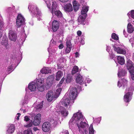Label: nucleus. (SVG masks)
<instances>
[{"label": "nucleus", "mask_w": 134, "mask_h": 134, "mask_svg": "<svg viewBox=\"0 0 134 134\" xmlns=\"http://www.w3.org/2000/svg\"><path fill=\"white\" fill-rule=\"evenodd\" d=\"M59 113L61 114L62 117L65 118L69 114L68 111L63 107H60L59 109L58 110Z\"/></svg>", "instance_id": "9d476101"}, {"label": "nucleus", "mask_w": 134, "mask_h": 134, "mask_svg": "<svg viewBox=\"0 0 134 134\" xmlns=\"http://www.w3.org/2000/svg\"><path fill=\"white\" fill-rule=\"evenodd\" d=\"M85 117L79 110L78 112L74 114L72 118L69 122V128L72 129L75 125L78 128L79 131L81 134H88V131L87 129L88 127V125L84 121Z\"/></svg>", "instance_id": "f257e3e1"}, {"label": "nucleus", "mask_w": 134, "mask_h": 134, "mask_svg": "<svg viewBox=\"0 0 134 134\" xmlns=\"http://www.w3.org/2000/svg\"><path fill=\"white\" fill-rule=\"evenodd\" d=\"M66 62V60L65 58L63 57H61L57 61V65L58 67H62V65H63V63Z\"/></svg>", "instance_id": "cd10ccee"}, {"label": "nucleus", "mask_w": 134, "mask_h": 134, "mask_svg": "<svg viewBox=\"0 0 134 134\" xmlns=\"http://www.w3.org/2000/svg\"><path fill=\"white\" fill-rule=\"evenodd\" d=\"M93 123L97 124L99 123L101 120V117L98 118L94 119V118L93 117Z\"/></svg>", "instance_id": "a19ab883"}, {"label": "nucleus", "mask_w": 134, "mask_h": 134, "mask_svg": "<svg viewBox=\"0 0 134 134\" xmlns=\"http://www.w3.org/2000/svg\"><path fill=\"white\" fill-rule=\"evenodd\" d=\"M9 38L11 40L15 41L17 38L16 33L12 30H10L9 33Z\"/></svg>", "instance_id": "f8f14e48"}, {"label": "nucleus", "mask_w": 134, "mask_h": 134, "mask_svg": "<svg viewBox=\"0 0 134 134\" xmlns=\"http://www.w3.org/2000/svg\"><path fill=\"white\" fill-rule=\"evenodd\" d=\"M28 9L32 17H34L36 16L40 17L41 16V11L36 5L30 3L28 5Z\"/></svg>", "instance_id": "20e7f679"}, {"label": "nucleus", "mask_w": 134, "mask_h": 134, "mask_svg": "<svg viewBox=\"0 0 134 134\" xmlns=\"http://www.w3.org/2000/svg\"><path fill=\"white\" fill-rule=\"evenodd\" d=\"M44 79L42 77L40 79H37L36 81V83L37 86L44 85Z\"/></svg>", "instance_id": "a878e982"}, {"label": "nucleus", "mask_w": 134, "mask_h": 134, "mask_svg": "<svg viewBox=\"0 0 134 134\" xmlns=\"http://www.w3.org/2000/svg\"><path fill=\"white\" fill-rule=\"evenodd\" d=\"M55 43V42H54L52 40L51 41L49 47L48 49V51L49 53H50L51 51H52L54 47L55 46L54 44Z\"/></svg>", "instance_id": "72a5a7b5"}, {"label": "nucleus", "mask_w": 134, "mask_h": 134, "mask_svg": "<svg viewBox=\"0 0 134 134\" xmlns=\"http://www.w3.org/2000/svg\"><path fill=\"white\" fill-rule=\"evenodd\" d=\"M117 62L121 65H123L125 63V61L124 57L120 56H117Z\"/></svg>", "instance_id": "c85d7f7f"}, {"label": "nucleus", "mask_w": 134, "mask_h": 134, "mask_svg": "<svg viewBox=\"0 0 134 134\" xmlns=\"http://www.w3.org/2000/svg\"><path fill=\"white\" fill-rule=\"evenodd\" d=\"M77 89L79 90V91H80L82 89L81 87L80 86H78L77 87Z\"/></svg>", "instance_id": "774afa93"}, {"label": "nucleus", "mask_w": 134, "mask_h": 134, "mask_svg": "<svg viewBox=\"0 0 134 134\" xmlns=\"http://www.w3.org/2000/svg\"><path fill=\"white\" fill-rule=\"evenodd\" d=\"M28 100L29 99L28 98V96H27V94H26L25 97L24 99L23 103V104H24L25 103H27L28 102Z\"/></svg>", "instance_id": "3c124183"}, {"label": "nucleus", "mask_w": 134, "mask_h": 134, "mask_svg": "<svg viewBox=\"0 0 134 134\" xmlns=\"http://www.w3.org/2000/svg\"><path fill=\"white\" fill-rule=\"evenodd\" d=\"M75 56L76 58L79 57L80 55L77 52H76V53H75Z\"/></svg>", "instance_id": "e2e57ef3"}, {"label": "nucleus", "mask_w": 134, "mask_h": 134, "mask_svg": "<svg viewBox=\"0 0 134 134\" xmlns=\"http://www.w3.org/2000/svg\"><path fill=\"white\" fill-rule=\"evenodd\" d=\"M64 46L62 44H60L59 46V49H62L63 47Z\"/></svg>", "instance_id": "0e129e2a"}, {"label": "nucleus", "mask_w": 134, "mask_h": 134, "mask_svg": "<svg viewBox=\"0 0 134 134\" xmlns=\"http://www.w3.org/2000/svg\"><path fill=\"white\" fill-rule=\"evenodd\" d=\"M43 102V101H42L41 102L37 104V105L35 107V108L36 109L40 110L42 108Z\"/></svg>", "instance_id": "ea45409f"}, {"label": "nucleus", "mask_w": 134, "mask_h": 134, "mask_svg": "<svg viewBox=\"0 0 134 134\" xmlns=\"http://www.w3.org/2000/svg\"><path fill=\"white\" fill-rule=\"evenodd\" d=\"M8 38L6 37H3L1 42V44L2 45L4 46L6 49L8 47Z\"/></svg>", "instance_id": "393cba45"}, {"label": "nucleus", "mask_w": 134, "mask_h": 134, "mask_svg": "<svg viewBox=\"0 0 134 134\" xmlns=\"http://www.w3.org/2000/svg\"><path fill=\"white\" fill-rule=\"evenodd\" d=\"M44 0L47 7L53 16L55 15L58 18L62 17V14L61 12L59 10H57V5L55 0H52L51 2L49 0Z\"/></svg>", "instance_id": "7ed1b4c3"}, {"label": "nucleus", "mask_w": 134, "mask_h": 134, "mask_svg": "<svg viewBox=\"0 0 134 134\" xmlns=\"http://www.w3.org/2000/svg\"><path fill=\"white\" fill-rule=\"evenodd\" d=\"M37 85L35 81L30 82L28 85V87L29 90L31 91H35L36 89Z\"/></svg>", "instance_id": "6ab92c4d"}, {"label": "nucleus", "mask_w": 134, "mask_h": 134, "mask_svg": "<svg viewBox=\"0 0 134 134\" xmlns=\"http://www.w3.org/2000/svg\"><path fill=\"white\" fill-rule=\"evenodd\" d=\"M127 81L126 79H122L118 82V86L119 87L122 86L123 88H124L127 86Z\"/></svg>", "instance_id": "2eb2a0df"}, {"label": "nucleus", "mask_w": 134, "mask_h": 134, "mask_svg": "<svg viewBox=\"0 0 134 134\" xmlns=\"http://www.w3.org/2000/svg\"><path fill=\"white\" fill-rule=\"evenodd\" d=\"M12 60L11 62L10 63V65L8 67L7 71L8 74H9L12 72L16 67L13 66V64L12 62Z\"/></svg>", "instance_id": "f704fd0d"}, {"label": "nucleus", "mask_w": 134, "mask_h": 134, "mask_svg": "<svg viewBox=\"0 0 134 134\" xmlns=\"http://www.w3.org/2000/svg\"><path fill=\"white\" fill-rule=\"evenodd\" d=\"M110 57L111 59H113L115 57V55L112 53H109Z\"/></svg>", "instance_id": "bf43d9fd"}, {"label": "nucleus", "mask_w": 134, "mask_h": 134, "mask_svg": "<svg viewBox=\"0 0 134 134\" xmlns=\"http://www.w3.org/2000/svg\"><path fill=\"white\" fill-rule=\"evenodd\" d=\"M72 76L70 74H68L65 80V82L67 83H70L72 80Z\"/></svg>", "instance_id": "4c0bfd02"}, {"label": "nucleus", "mask_w": 134, "mask_h": 134, "mask_svg": "<svg viewBox=\"0 0 134 134\" xmlns=\"http://www.w3.org/2000/svg\"><path fill=\"white\" fill-rule=\"evenodd\" d=\"M46 98L47 100L49 102L52 101L54 98L53 93L52 91H49L46 95Z\"/></svg>", "instance_id": "412c9836"}, {"label": "nucleus", "mask_w": 134, "mask_h": 134, "mask_svg": "<svg viewBox=\"0 0 134 134\" xmlns=\"http://www.w3.org/2000/svg\"><path fill=\"white\" fill-rule=\"evenodd\" d=\"M60 134H69V132L67 130H63L62 132L60 133Z\"/></svg>", "instance_id": "4d7b16f0"}, {"label": "nucleus", "mask_w": 134, "mask_h": 134, "mask_svg": "<svg viewBox=\"0 0 134 134\" xmlns=\"http://www.w3.org/2000/svg\"><path fill=\"white\" fill-rule=\"evenodd\" d=\"M51 123L49 122L46 121L43 123L42 126V130L44 132H48L51 130Z\"/></svg>", "instance_id": "1a4fd4ad"}, {"label": "nucleus", "mask_w": 134, "mask_h": 134, "mask_svg": "<svg viewBox=\"0 0 134 134\" xmlns=\"http://www.w3.org/2000/svg\"><path fill=\"white\" fill-rule=\"evenodd\" d=\"M84 36L82 35V36H81V38L79 39V41H80V43L82 45H83L85 43L84 40Z\"/></svg>", "instance_id": "09e8293b"}, {"label": "nucleus", "mask_w": 134, "mask_h": 134, "mask_svg": "<svg viewBox=\"0 0 134 134\" xmlns=\"http://www.w3.org/2000/svg\"><path fill=\"white\" fill-rule=\"evenodd\" d=\"M89 134H94V130L92 124H91L89 128Z\"/></svg>", "instance_id": "79ce46f5"}, {"label": "nucleus", "mask_w": 134, "mask_h": 134, "mask_svg": "<svg viewBox=\"0 0 134 134\" xmlns=\"http://www.w3.org/2000/svg\"><path fill=\"white\" fill-rule=\"evenodd\" d=\"M79 71V68L77 66H75L73 67L71 72L72 74L74 75Z\"/></svg>", "instance_id": "58836bf2"}, {"label": "nucleus", "mask_w": 134, "mask_h": 134, "mask_svg": "<svg viewBox=\"0 0 134 134\" xmlns=\"http://www.w3.org/2000/svg\"><path fill=\"white\" fill-rule=\"evenodd\" d=\"M123 34L125 36V37H127V35L126 33V32L125 31V30H123Z\"/></svg>", "instance_id": "69168bd1"}, {"label": "nucleus", "mask_w": 134, "mask_h": 134, "mask_svg": "<svg viewBox=\"0 0 134 134\" xmlns=\"http://www.w3.org/2000/svg\"><path fill=\"white\" fill-rule=\"evenodd\" d=\"M127 15L129 18V19L127 20L129 22L130 21L132 23L134 22V10L129 12L127 13Z\"/></svg>", "instance_id": "a211bd4d"}, {"label": "nucleus", "mask_w": 134, "mask_h": 134, "mask_svg": "<svg viewBox=\"0 0 134 134\" xmlns=\"http://www.w3.org/2000/svg\"><path fill=\"white\" fill-rule=\"evenodd\" d=\"M6 11L9 15H14L16 12L15 6L12 5L11 7H7L6 8Z\"/></svg>", "instance_id": "ddd939ff"}, {"label": "nucleus", "mask_w": 134, "mask_h": 134, "mask_svg": "<svg viewBox=\"0 0 134 134\" xmlns=\"http://www.w3.org/2000/svg\"><path fill=\"white\" fill-rule=\"evenodd\" d=\"M65 11L67 12H69L72 11L73 8L72 5L70 3L66 5L64 7Z\"/></svg>", "instance_id": "b1692460"}, {"label": "nucleus", "mask_w": 134, "mask_h": 134, "mask_svg": "<svg viewBox=\"0 0 134 134\" xmlns=\"http://www.w3.org/2000/svg\"><path fill=\"white\" fill-rule=\"evenodd\" d=\"M51 69L48 67H44L40 70V72L42 74H46L51 72Z\"/></svg>", "instance_id": "bb28decb"}, {"label": "nucleus", "mask_w": 134, "mask_h": 134, "mask_svg": "<svg viewBox=\"0 0 134 134\" xmlns=\"http://www.w3.org/2000/svg\"><path fill=\"white\" fill-rule=\"evenodd\" d=\"M52 125L54 127H55L58 124L59 121V118L58 116L55 115L52 117L50 120Z\"/></svg>", "instance_id": "9b49d317"}, {"label": "nucleus", "mask_w": 134, "mask_h": 134, "mask_svg": "<svg viewBox=\"0 0 134 134\" xmlns=\"http://www.w3.org/2000/svg\"><path fill=\"white\" fill-rule=\"evenodd\" d=\"M82 34V32L81 31H78L77 32V34L78 36V39L81 38V35Z\"/></svg>", "instance_id": "5fc2aeb1"}, {"label": "nucleus", "mask_w": 134, "mask_h": 134, "mask_svg": "<svg viewBox=\"0 0 134 134\" xmlns=\"http://www.w3.org/2000/svg\"><path fill=\"white\" fill-rule=\"evenodd\" d=\"M72 48L70 47H66L65 49V52L66 54L69 53L71 51Z\"/></svg>", "instance_id": "8fccbe9b"}, {"label": "nucleus", "mask_w": 134, "mask_h": 134, "mask_svg": "<svg viewBox=\"0 0 134 134\" xmlns=\"http://www.w3.org/2000/svg\"><path fill=\"white\" fill-rule=\"evenodd\" d=\"M54 74H52L49 76L47 79V82L50 83H52L54 80Z\"/></svg>", "instance_id": "e433bc0d"}, {"label": "nucleus", "mask_w": 134, "mask_h": 134, "mask_svg": "<svg viewBox=\"0 0 134 134\" xmlns=\"http://www.w3.org/2000/svg\"><path fill=\"white\" fill-rule=\"evenodd\" d=\"M66 47L72 48V45L71 41L68 39L66 40Z\"/></svg>", "instance_id": "a18cd8bd"}, {"label": "nucleus", "mask_w": 134, "mask_h": 134, "mask_svg": "<svg viewBox=\"0 0 134 134\" xmlns=\"http://www.w3.org/2000/svg\"><path fill=\"white\" fill-rule=\"evenodd\" d=\"M86 17V15H81L78 17V24H82L83 25H85L86 23V21L85 19Z\"/></svg>", "instance_id": "f3484780"}, {"label": "nucleus", "mask_w": 134, "mask_h": 134, "mask_svg": "<svg viewBox=\"0 0 134 134\" xmlns=\"http://www.w3.org/2000/svg\"><path fill=\"white\" fill-rule=\"evenodd\" d=\"M113 47L114 51L118 53L125 54L126 53V49L123 48H121L119 46L115 43H114L113 45Z\"/></svg>", "instance_id": "6e6552de"}, {"label": "nucleus", "mask_w": 134, "mask_h": 134, "mask_svg": "<svg viewBox=\"0 0 134 134\" xmlns=\"http://www.w3.org/2000/svg\"><path fill=\"white\" fill-rule=\"evenodd\" d=\"M86 79L87 80V81L88 83H90L91 81V80H90L89 78H86Z\"/></svg>", "instance_id": "338daca9"}, {"label": "nucleus", "mask_w": 134, "mask_h": 134, "mask_svg": "<svg viewBox=\"0 0 134 134\" xmlns=\"http://www.w3.org/2000/svg\"><path fill=\"white\" fill-rule=\"evenodd\" d=\"M3 27V23L2 21L0 22V30H1Z\"/></svg>", "instance_id": "680f3d73"}, {"label": "nucleus", "mask_w": 134, "mask_h": 134, "mask_svg": "<svg viewBox=\"0 0 134 134\" xmlns=\"http://www.w3.org/2000/svg\"><path fill=\"white\" fill-rule=\"evenodd\" d=\"M77 94L76 88L70 87L68 92L66 94L61 100L63 105L66 107L68 109H69L70 106L74 103L73 100L76 97Z\"/></svg>", "instance_id": "f03ea898"}, {"label": "nucleus", "mask_w": 134, "mask_h": 134, "mask_svg": "<svg viewBox=\"0 0 134 134\" xmlns=\"http://www.w3.org/2000/svg\"><path fill=\"white\" fill-rule=\"evenodd\" d=\"M59 26V23L57 20H54L53 22L52 30L53 32H55L58 30ZM49 31H52V29L48 28Z\"/></svg>", "instance_id": "4468645a"}, {"label": "nucleus", "mask_w": 134, "mask_h": 134, "mask_svg": "<svg viewBox=\"0 0 134 134\" xmlns=\"http://www.w3.org/2000/svg\"><path fill=\"white\" fill-rule=\"evenodd\" d=\"M64 31L63 30H62L59 33V34L60 35L63 36V34L64 32Z\"/></svg>", "instance_id": "052dcab7"}, {"label": "nucleus", "mask_w": 134, "mask_h": 134, "mask_svg": "<svg viewBox=\"0 0 134 134\" xmlns=\"http://www.w3.org/2000/svg\"><path fill=\"white\" fill-rule=\"evenodd\" d=\"M24 120L26 121H29V123L24 126L26 127H31L32 125V120H30L28 116H25L24 118Z\"/></svg>", "instance_id": "7c9ffc66"}, {"label": "nucleus", "mask_w": 134, "mask_h": 134, "mask_svg": "<svg viewBox=\"0 0 134 134\" xmlns=\"http://www.w3.org/2000/svg\"><path fill=\"white\" fill-rule=\"evenodd\" d=\"M63 75V72L60 71H58L56 75V80L59 81L62 77Z\"/></svg>", "instance_id": "c9c22d12"}, {"label": "nucleus", "mask_w": 134, "mask_h": 134, "mask_svg": "<svg viewBox=\"0 0 134 134\" xmlns=\"http://www.w3.org/2000/svg\"><path fill=\"white\" fill-rule=\"evenodd\" d=\"M64 80V78H62V79H61V80L60 81L58 85V87L60 86V85L63 83Z\"/></svg>", "instance_id": "6e6d98bb"}, {"label": "nucleus", "mask_w": 134, "mask_h": 134, "mask_svg": "<svg viewBox=\"0 0 134 134\" xmlns=\"http://www.w3.org/2000/svg\"><path fill=\"white\" fill-rule=\"evenodd\" d=\"M126 65L127 68L131 74L132 80H134V64L130 59H127Z\"/></svg>", "instance_id": "39448f33"}, {"label": "nucleus", "mask_w": 134, "mask_h": 134, "mask_svg": "<svg viewBox=\"0 0 134 134\" xmlns=\"http://www.w3.org/2000/svg\"><path fill=\"white\" fill-rule=\"evenodd\" d=\"M89 7L88 6H83L82 8V10L81 11V15H84L85 14L86 15V16H87V13L88 11Z\"/></svg>", "instance_id": "2f4dec72"}, {"label": "nucleus", "mask_w": 134, "mask_h": 134, "mask_svg": "<svg viewBox=\"0 0 134 134\" xmlns=\"http://www.w3.org/2000/svg\"><path fill=\"white\" fill-rule=\"evenodd\" d=\"M134 30V27L130 22L127 26V31L129 33L131 34L133 32Z\"/></svg>", "instance_id": "c756f323"}, {"label": "nucleus", "mask_w": 134, "mask_h": 134, "mask_svg": "<svg viewBox=\"0 0 134 134\" xmlns=\"http://www.w3.org/2000/svg\"><path fill=\"white\" fill-rule=\"evenodd\" d=\"M127 71L126 70L124 69H122L121 68L119 67L118 72V76L119 77H121L124 76L126 75Z\"/></svg>", "instance_id": "4be33fe9"}, {"label": "nucleus", "mask_w": 134, "mask_h": 134, "mask_svg": "<svg viewBox=\"0 0 134 134\" xmlns=\"http://www.w3.org/2000/svg\"><path fill=\"white\" fill-rule=\"evenodd\" d=\"M53 59L51 57H49L47 62V63L48 64H50L53 61Z\"/></svg>", "instance_id": "864d4df0"}, {"label": "nucleus", "mask_w": 134, "mask_h": 134, "mask_svg": "<svg viewBox=\"0 0 134 134\" xmlns=\"http://www.w3.org/2000/svg\"><path fill=\"white\" fill-rule=\"evenodd\" d=\"M61 91L62 89L61 88H58L56 90V91L55 92V95L54 96L55 98H57L59 96Z\"/></svg>", "instance_id": "37998d69"}, {"label": "nucleus", "mask_w": 134, "mask_h": 134, "mask_svg": "<svg viewBox=\"0 0 134 134\" xmlns=\"http://www.w3.org/2000/svg\"><path fill=\"white\" fill-rule=\"evenodd\" d=\"M133 90V88L132 87L126 89L125 93L124 96V99L125 102H128L131 100L132 94V91Z\"/></svg>", "instance_id": "423d86ee"}, {"label": "nucleus", "mask_w": 134, "mask_h": 134, "mask_svg": "<svg viewBox=\"0 0 134 134\" xmlns=\"http://www.w3.org/2000/svg\"><path fill=\"white\" fill-rule=\"evenodd\" d=\"M25 19L24 16L20 14H19L17 16L16 21V26L17 27H20L25 24Z\"/></svg>", "instance_id": "0eeeda50"}, {"label": "nucleus", "mask_w": 134, "mask_h": 134, "mask_svg": "<svg viewBox=\"0 0 134 134\" xmlns=\"http://www.w3.org/2000/svg\"><path fill=\"white\" fill-rule=\"evenodd\" d=\"M41 115L40 114H37L35 116L33 122V124L34 125H38L41 122Z\"/></svg>", "instance_id": "dca6fc26"}, {"label": "nucleus", "mask_w": 134, "mask_h": 134, "mask_svg": "<svg viewBox=\"0 0 134 134\" xmlns=\"http://www.w3.org/2000/svg\"><path fill=\"white\" fill-rule=\"evenodd\" d=\"M21 114L20 113H18L16 116L15 120H16V121H18L19 119V118Z\"/></svg>", "instance_id": "603ef678"}, {"label": "nucleus", "mask_w": 134, "mask_h": 134, "mask_svg": "<svg viewBox=\"0 0 134 134\" xmlns=\"http://www.w3.org/2000/svg\"><path fill=\"white\" fill-rule=\"evenodd\" d=\"M15 130V126L14 125H9L7 127L6 133L7 134H11L14 132Z\"/></svg>", "instance_id": "aec40b11"}, {"label": "nucleus", "mask_w": 134, "mask_h": 134, "mask_svg": "<svg viewBox=\"0 0 134 134\" xmlns=\"http://www.w3.org/2000/svg\"><path fill=\"white\" fill-rule=\"evenodd\" d=\"M24 134H32V130L30 129L25 130L24 132Z\"/></svg>", "instance_id": "de8ad7c7"}, {"label": "nucleus", "mask_w": 134, "mask_h": 134, "mask_svg": "<svg viewBox=\"0 0 134 134\" xmlns=\"http://www.w3.org/2000/svg\"><path fill=\"white\" fill-rule=\"evenodd\" d=\"M84 79L82 78V76L80 75H79L76 77V82L80 85L83 84L85 82L84 81Z\"/></svg>", "instance_id": "5701e85b"}, {"label": "nucleus", "mask_w": 134, "mask_h": 134, "mask_svg": "<svg viewBox=\"0 0 134 134\" xmlns=\"http://www.w3.org/2000/svg\"><path fill=\"white\" fill-rule=\"evenodd\" d=\"M111 49V48L110 46L107 45H106V50L107 52H109L110 50Z\"/></svg>", "instance_id": "13d9d810"}, {"label": "nucleus", "mask_w": 134, "mask_h": 134, "mask_svg": "<svg viewBox=\"0 0 134 134\" xmlns=\"http://www.w3.org/2000/svg\"><path fill=\"white\" fill-rule=\"evenodd\" d=\"M73 5L74 9L75 11L78 10L79 8V5L76 1L74 0L73 1Z\"/></svg>", "instance_id": "473e14b6"}, {"label": "nucleus", "mask_w": 134, "mask_h": 134, "mask_svg": "<svg viewBox=\"0 0 134 134\" xmlns=\"http://www.w3.org/2000/svg\"><path fill=\"white\" fill-rule=\"evenodd\" d=\"M111 37L112 38L114 39L115 40H118L119 38L118 36L115 33H113L111 35Z\"/></svg>", "instance_id": "49530a36"}, {"label": "nucleus", "mask_w": 134, "mask_h": 134, "mask_svg": "<svg viewBox=\"0 0 134 134\" xmlns=\"http://www.w3.org/2000/svg\"><path fill=\"white\" fill-rule=\"evenodd\" d=\"M37 88L39 91L43 92L44 90V85L37 86Z\"/></svg>", "instance_id": "c03bdc74"}]
</instances>
